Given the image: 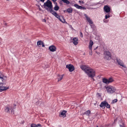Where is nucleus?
<instances>
[{"label": "nucleus", "instance_id": "f257e3e1", "mask_svg": "<svg viewBox=\"0 0 127 127\" xmlns=\"http://www.w3.org/2000/svg\"><path fill=\"white\" fill-rule=\"evenodd\" d=\"M80 68L87 74L89 77H91L93 80L94 77L95 76V71L94 70L90 67L85 65H83L80 66Z\"/></svg>", "mask_w": 127, "mask_h": 127}, {"label": "nucleus", "instance_id": "f03ea898", "mask_svg": "<svg viewBox=\"0 0 127 127\" xmlns=\"http://www.w3.org/2000/svg\"><path fill=\"white\" fill-rule=\"evenodd\" d=\"M43 6L47 11L50 13H52L53 10V5L51 1L44 3Z\"/></svg>", "mask_w": 127, "mask_h": 127}, {"label": "nucleus", "instance_id": "7ed1b4c3", "mask_svg": "<svg viewBox=\"0 0 127 127\" xmlns=\"http://www.w3.org/2000/svg\"><path fill=\"white\" fill-rule=\"evenodd\" d=\"M104 59L107 60H110L111 58V53L109 51H106L104 53Z\"/></svg>", "mask_w": 127, "mask_h": 127}, {"label": "nucleus", "instance_id": "20e7f679", "mask_svg": "<svg viewBox=\"0 0 127 127\" xmlns=\"http://www.w3.org/2000/svg\"><path fill=\"white\" fill-rule=\"evenodd\" d=\"M106 89L108 92H109L110 93H113L115 92L116 89L114 87H112L111 88L110 86H108L106 88Z\"/></svg>", "mask_w": 127, "mask_h": 127}, {"label": "nucleus", "instance_id": "39448f33", "mask_svg": "<svg viewBox=\"0 0 127 127\" xmlns=\"http://www.w3.org/2000/svg\"><path fill=\"white\" fill-rule=\"evenodd\" d=\"M66 68L68 69L70 72H72L74 69V66L71 64L67 65H66Z\"/></svg>", "mask_w": 127, "mask_h": 127}, {"label": "nucleus", "instance_id": "423d86ee", "mask_svg": "<svg viewBox=\"0 0 127 127\" xmlns=\"http://www.w3.org/2000/svg\"><path fill=\"white\" fill-rule=\"evenodd\" d=\"M117 62L118 63V64L122 66V67L125 68H126V67L125 65H124V63H123L119 59H116Z\"/></svg>", "mask_w": 127, "mask_h": 127}, {"label": "nucleus", "instance_id": "0eeeda50", "mask_svg": "<svg viewBox=\"0 0 127 127\" xmlns=\"http://www.w3.org/2000/svg\"><path fill=\"white\" fill-rule=\"evenodd\" d=\"M104 10L106 13H109L110 12V8L107 5L105 6L104 7Z\"/></svg>", "mask_w": 127, "mask_h": 127}, {"label": "nucleus", "instance_id": "6e6552de", "mask_svg": "<svg viewBox=\"0 0 127 127\" xmlns=\"http://www.w3.org/2000/svg\"><path fill=\"white\" fill-rule=\"evenodd\" d=\"M50 51L52 52H54L56 51V47L53 45L50 46L49 48Z\"/></svg>", "mask_w": 127, "mask_h": 127}, {"label": "nucleus", "instance_id": "1a4fd4ad", "mask_svg": "<svg viewBox=\"0 0 127 127\" xmlns=\"http://www.w3.org/2000/svg\"><path fill=\"white\" fill-rule=\"evenodd\" d=\"M78 39L77 38L75 37L73 39V40L72 41L73 42V43L75 45H77L78 43Z\"/></svg>", "mask_w": 127, "mask_h": 127}, {"label": "nucleus", "instance_id": "9d476101", "mask_svg": "<svg viewBox=\"0 0 127 127\" xmlns=\"http://www.w3.org/2000/svg\"><path fill=\"white\" fill-rule=\"evenodd\" d=\"M106 101L102 102L99 105L103 109H104L105 108Z\"/></svg>", "mask_w": 127, "mask_h": 127}, {"label": "nucleus", "instance_id": "9b49d317", "mask_svg": "<svg viewBox=\"0 0 127 127\" xmlns=\"http://www.w3.org/2000/svg\"><path fill=\"white\" fill-rule=\"evenodd\" d=\"M9 89L8 87L3 86L0 87V92H1Z\"/></svg>", "mask_w": 127, "mask_h": 127}, {"label": "nucleus", "instance_id": "f8f14e48", "mask_svg": "<svg viewBox=\"0 0 127 127\" xmlns=\"http://www.w3.org/2000/svg\"><path fill=\"white\" fill-rule=\"evenodd\" d=\"M85 17L86 19V20L88 21V22L90 24H93V22L91 20L90 18L88 17V16L87 15H86Z\"/></svg>", "mask_w": 127, "mask_h": 127}, {"label": "nucleus", "instance_id": "ddd939ff", "mask_svg": "<svg viewBox=\"0 0 127 127\" xmlns=\"http://www.w3.org/2000/svg\"><path fill=\"white\" fill-rule=\"evenodd\" d=\"M93 42L91 40L89 42V48L90 50H92V46L93 45Z\"/></svg>", "mask_w": 127, "mask_h": 127}, {"label": "nucleus", "instance_id": "4468645a", "mask_svg": "<svg viewBox=\"0 0 127 127\" xmlns=\"http://www.w3.org/2000/svg\"><path fill=\"white\" fill-rule=\"evenodd\" d=\"M66 111L65 110H63L62 111V112H61L60 114L61 115L64 116V117H65L66 116V115L65 114L66 113Z\"/></svg>", "mask_w": 127, "mask_h": 127}, {"label": "nucleus", "instance_id": "2eb2a0df", "mask_svg": "<svg viewBox=\"0 0 127 127\" xmlns=\"http://www.w3.org/2000/svg\"><path fill=\"white\" fill-rule=\"evenodd\" d=\"M64 75H58L57 76L58 77V81L59 82L60 81H61L62 80L63 78V76Z\"/></svg>", "mask_w": 127, "mask_h": 127}, {"label": "nucleus", "instance_id": "dca6fc26", "mask_svg": "<svg viewBox=\"0 0 127 127\" xmlns=\"http://www.w3.org/2000/svg\"><path fill=\"white\" fill-rule=\"evenodd\" d=\"M51 13L54 15L57 18V17H59V16L58 15L56 12L54 11L53 10V11L52 12V13Z\"/></svg>", "mask_w": 127, "mask_h": 127}, {"label": "nucleus", "instance_id": "f3484780", "mask_svg": "<svg viewBox=\"0 0 127 127\" xmlns=\"http://www.w3.org/2000/svg\"><path fill=\"white\" fill-rule=\"evenodd\" d=\"M3 81V78L2 77V74L0 72V84H3L2 82Z\"/></svg>", "mask_w": 127, "mask_h": 127}, {"label": "nucleus", "instance_id": "a211bd4d", "mask_svg": "<svg viewBox=\"0 0 127 127\" xmlns=\"http://www.w3.org/2000/svg\"><path fill=\"white\" fill-rule=\"evenodd\" d=\"M102 81L105 84H109L108 79L104 78L102 79Z\"/></svg>", "mask_w": 127, "mask_h": 127}, {"label": "nucleus", "instance_id": "6ab92c4d", "mask_svg": "<svg viewBox=\"0 0 127 127\" xmlns=\"http://www.w3.org/2000/svg\"><path fill=\"white\" fill-rule=\"evenodd\" d=\"M9 110V108L8 106H7L5 107V112L9 113L10 112Z\"/></svg>", "mask_w": 127, "mask_h": 127}, {"label": "nucleus", "instance_id": "aec40b11", "mask_svg": "<svg viewBox=\"0 0 127 127\" xmlns=\"http://www.w3.org/2000/svg\"><path fill=\"white\" fill-rule=\"evenodd\" d=\"M74 6L77 9H82V6L76 4H75L74 5Z\"/></svg>", "mask_w": 127, "mask_h": 127}, {"label": "nucleus", "instance_id": "412c9836", "mask_svg": "<svg viewBox=\"0 0 127 127\" xmlns=\"http://www.w3.org/2000/svg\"><path fill=\"white\" fill-rule=\"evenodd\" d=\"M62 17V19H61V18L59 16V17H57V18L61 22H62L63 23H64L65 21L64 20V19L63 18V17Z\"/></svg>", "mask_w": 127, "mask_h": 127}, {"label": "nucleus", "instance_id": "4be33fe9", "mask_svg": "<svg viewBox=\"0 0 127 127\" xmlns=\"http://www.w3.org/2000/svg\"><path fill=\"white\" fill-rule=\"evenodd\" d=\"M108 80L109 83H111L114 81V79L112 77L109 78Z\"/></svg>", "mask_w": 127, "mask_h": 127}, {"label": "nucleus", "instance_id": "5701e85b", "mask_svg": "<svg viewBox=\"0 0 127 127\" xmlns=\"http://www.w3.org/2000/svg\"><path fill=\"white\" fill-rule=\"evenodd\" d=\"M72 9L71 8H68L67 10V11L69 13H71L72 12Z\"/></svg>", "mask_w": 127, "mask_h": 127}, {"label": "nucleus", "instance_id": "b1692460", "mask_svg": "<svg viewBox=\"0 0 127 127\" xmlns=\"http://www.w3.org/2000/svg\"><path fill=\"white\" fill-rule=\"evenodd\" d=\"M105 106L106 107L108 108H109L110 107V105L106 101V103H105Z\"/></svg>", "mask_w": 127, "mask_h": 127}, {"label": "nucleus", "instance_id": "393cba45", "mask_svg": "<svg viewBox=\"0 0 127 127\" xmlns=\"http://www.w3.org/2000/svg\"><path fill=\"white\" fill-rule=\"evenodd\" d=\"M42 102H41V101H37V102H36V105H40L41 103H42Z\"/></svg>", "mask_w": 127, "mask_h": 127}, {"label": "nucleus", "instance_id": "a878e982", "mask_svg": "<svg viewBox=\"0 0 127 127\" xmlns=\"http://www.w3.org/2000/svg\"><path fill=\"white\" fill-rule=\"evenodd\" d=\"M43 42L39 40L38 41L37 43V45L38 46L41 45L42 43Z\"/></svg>", "mask_w": 127, "mask_h": 127}, {"label": "nucleus", "instance_id": "bb28decb", "mask_svg": "<svg viewBox=\"0 0 127 127\" xmlns=\"http://www.w3.org/2000/svg\"><path fill=\"white\" fill-rule=\"evenodd\" d=\"M59 9V7L58 6H55L54 7V9L56 11L58 10Z\"/></svg>", "mask_w": 127, "mask_h": 127}, {"label": "nucleus", "instance_id": "cd10ccee", "mask_svg": "<svg viewBox=\"0 0 127 127\" xmlns=\"http://www.w3.org/2000/svg\"><path fill=\"white\" fill-rule=\"evenodd\" d=\"M90 113V110H88L85 112V114H86L88 115H89Z\"/></svg>", "mask_w": 127, "mask_h": 127}, {"label": "nucleus", "instance_id": "c85d7f7f", "mask_svg": "<svg viewBox=\"0 0 127 127\" xmlns=\"http://www.w3.org/2000/svg\"><path fill=\"white\" fill-rule=\"evenodd\" d=\"M2 77L3 78V81L6 80V77L5 76H4L2 74Z\"/></svg>", "mask_w": 127, "mask_h": 127}, {"label": "nucleus", "instance_id": "c756f323", "mask_svg": "<svg viewBox=\"0 0 127 127\" xmlns=\"http://www.w3.org/2000/svg\"><path fill=\"white\" fill-rule=\"evenodd\" d=\"M31 127H37L36 125L33 124H31Z\"/></svg>", "mask_w": 127, "mask_h": 127}, {"label": "nucleus", "instance_id": "7c9ffc66", "mask_svg": "<svg viewBox=\"0 0 127 127\" xmlns=\"http://www.w3.org/2000/svg\"><path fill=\"white\" fill-rule=\"evenodd\" d=\"M117 101V99H115L113 100L112 101V103H114L115 102H116Z\"/></svg>", "mask_w": 127, "mask_h": 127}, {"label": "nucleus", "instance_id": "2f4dec72", "mask_svg": "<svg viewBox=\"0 0 127 127\" xmlns=\"http://www.w3.org/2000/svg\"><path fill=\"white\" fill-rule=\"evenodd\" d=\"M110 17V16L109 15H108V16L107 15H106L105 16V19H107L108 18H109Z\"/></svg>", "mask_w": 127, "mask_h": 127}, {"label": "nucleus", "instance_id": "473e14b6", "mask_svg": "<svg viewBox=\"0 0 127 127\" xmlns=\"http://www.w3.org/2000/svg\"><path fill=\"white\" fill-rule=\"evenodd\" d=\"M89 54L90 55H92V50H90V51H89Z\"/></svg>", "mask_w": 127, "mask_h": 127}, {"label": "nucleus", "instance_id": "72a5a7b5", "mask_svg": "<svg viewBox=\"0 0 127 127\" xmlns=\"http://www.w3.org/2000/svg\"><path fill=\"white\" fill-rule=\"evenodd\" d=\"M120 127H125L124 125V123H123L122 125H120Z\"/></svg>", "mask_w": 127, "mask_h": 127}, {"label": "nucleus", "instance_id": "f704fd0d", "mask_svg": "<svg viewBox=\"0 0 127 127\" xmlns=\"http://www.w3.org/2000/svg\"><path fill=\"white\" fill-rule=\"evenodd\" d=\"M79 2L80 3H84V2L83 1H79Z\"/></svg>", "mask_w": 127, "mask_h": 127}, {"label": "nucleus", "instance_id": "c9c22d12", "mask_svg": "<svg viewBox=\"0 0 127 127\" xmlns=\"http://www.w3.org/2000/svg\"><path fill=\"white\" fill-rule=\"evenodd\" d=\"M61 0V1H59V3L61 5H62L63 4V2Z\"/></svg>", "mask_w": 127, "mask_h": 127}, {"label": "nucleus", "instance_id": "e433bc0d", "mask_svg": "<svg viewBox=\"0 0 127 127\" xmlns=\"http://www.w3.org/2000/svg\"><path fill=\"white\" fill-rule=\"evenodd\" d=\"M36 125V126H37V127H41V124H38L37 125Z\"/></svg>", "mask_w": 127, "mask_h": 127}, {"label": "nucleus", "instance_id": "4c0bfd02", "mask_svg": "<svg viewBox=\"0 0 127 127\" xmlns=\"http://www.w3.org/2000/svg\"><path fill=\"white\" fill-rule=\"evenodd\" d=\"M80 36L81 37H83V36L82 33L81 32L80 33Z\"/></svg>", "mask_w": 127, "mask_h": 127}, {"label": "nucleus", "instance_id": "58836bf2", "mask_svg": "<svg viewBox=\"0 0 127 127\" xmlns=\"http://www.w3.org/2000/svg\"><path fill=\"white\" fill-rule=\"evenodd\" d=\"M41 45H42V47H44L45 46L44 45V44L43 42H42Z\"/></svg>", "mask_w": 127, "mask_h": 127}, {"label": "nucleus", "instance_id": "ea45409f", "mask_svg": "<svg viewBox=\"0 0 127 127\" xmlns=\"http://www.w3.org/2000/svg\"><path fill=\"white\" fill-rule=\"evenodd\" d=\"M15 108V107H13V109H12V108H11L10 110H11V112H12L13 109H14Z\"/></svg>", "mask_w": 127, "mask_h": 127}, {"label": "nucleus", "instance_id": "a19ab883", "mask_svg": "<svg viewBox=\"0 0 127 127\" xmlns=\"http://www.w3.org/2000/svg\"><path fill=\"white\" fill-rule=\"evenodd\" d=\"M54 2L55 5V6H58L57 3L56 1Z\"/></svg>", "mask_w": 127, "mask_h": 127}, {"label": "nucleus", "instance_id": "79ce46f5", "mask_svg": "<svg viewBox=\"0 0 127 127\" xmlns=\"http://www.w3.org/2000/svg\"><path fill=\"white\" fill-rule=\"evenodd\" d=\"M42 21L45 22H46V20L45 19H43L42 20Z\"/></svg>", "mask_w": 127, "mask_h": 127}, {"label": "nucleus", "instance_id": "37998d69", "mask_svg": "<svg viewBox=\"0 0 127 127\" xmlns=\"http://www.w3.org/2000/svg\"><path fill=\"white\" fill-rule=\"evenodd\" d=\"M40 1L42 2H44L45 0H40Z\"/></svg>", "mask_w": 127, "mask_h": 127}, {"label": "nucleus", "instance_id": "c03bdc74", "mask_svg": "<svg viewBox=\"0 0 127 127\" xmlns=\"http://www.w3.org/2000/svg\"><path fill=\"white\" fill-rule=\"evenodd\" d=\"M52 1H53V2H55V1H56V0H52Z\"/></svg>", "mask_w": 127, "mask_h": 127}, {"label": "nucleus", "instance_id": "a18cd8bd", "mask_svg": "<svg viewBox=\"0 0 127 127\" xmlns=\"http://www.w3.org/2000/svg\"><path fill=\"white\" fill-rule=\"evenodd\" d=\"M49 1H51L49 0H47V1L46 2H49Z\"/></svg>", "mask_w": 127, "mask_h": 127}, {"label": "nucleus", "instance_id": "49530a36", "mask_svg": "<svg viewBox=\"0 0 127 127\" xmlns=\"http://www.w3.org/2000/svg\"><path fill=\"white\" fill-rule=\"evenodd\" d=\"M14 105L15 106L16 105V104H14Z\"/></svg>", "mask_w": 127, "mask_h": 127}, {"label": "nucleus", "instance_id": "de8ad7c7", "mask_svg": "<svg viewBox=\"0 0 127 127\" xmlns=\"http://www.w3.org/2000/svg\"><path fill=\"white\" fill-rule=\"evenodd\" d=\"M97 47L96 48L94 49V50H95L97 48Z\"/></svg>", "mask_w": 127, "mask_h": 127}, {"label": "nucleus", "instance_id": "09e8293b", "mask_svg": "<svg viewBox=\"0 0 127 127\" xmlns=\"http://www.w3.org/2000/svg\"><path fill=\"white\" fill-rule=\"evenodd\" d=\"M6 0L8 1L9 0Z\"/></svg>", "mask_w": 127, "mask_h": 127}, {"label": "nucleus", "instance_id": "8fccbe9b", "mask_svg": "<svg viewBox=\"0 0 127 127\" xmlns=\"http://www.w3.org/2000/svg\"><path fill=\"white\" fill-rule=\"evenodd\" d=\"M96 127H98V126H96Z\"/></svg>", "mask_w": 127, "mask_h": 127}]
</instances>
